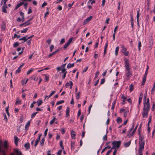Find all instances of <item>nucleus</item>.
<instances>
[{"instance_id": "obj_53", "label": "nucleus", "mask_w": 155, "mask_h": 155, "mask_svg": "<svg viewBox=\"0 0 155 155\" xmlns=\"http://www.w3.org/2000/svg\"><path fill=\"white\" fill-rule=\"evenodd\" d=\"M31 12H32V10L31 8V7H30L28 9V14H31Z\"/></svg>"}, {"instance_id": "obj_10", "label": "nucleus", "mask_w": 155, "mask_h": 155, "mask_svg": "<svg viewBox=\"0 0 155 155\" xmlns=\"http://www.w3.org/2000/svg\"><path fill=\"white\" fill-rule=\"evenodd\" d=\"M61 73H63L64 74L62 77V79L63 80H64L65 79L66 76V75L67 73V71H66V70L61 69Z\"/></svg>"}, {"instance_id": "obj_55", "label": "nucleus", "mask_w": 155, "mask_h": 155, "mask_svg": "<svg viewBox=\"0 0 155 155\" xmlns=\"http://www.w3.org/2000/svg\"><path fill=\"white\" fill-rule=\"evenodd\" d=\"M2 12L5 13H7V10L6 8L2 7Z\"/></svg>"}, {"instance_id": "obj_35", "label": "nucleus", "mask_w": 155, "mask_h": 155, "mask_svg": "<svg viewBox=\"0 0 155 155\" xmlns=\"http://www.w3.org/2000/svg\"><path fill=\"white\" fill-rule=\"evenodd\" d=\"M56 119V118L55 117H54L53 118L52 120H51L50 122V124H52L54 122V121Z\"/></svg>"}, {"instance_id": "obj_37", "label": "nucleus", "mask_w": 155, "mask_h": 155, "mask_svg": "<svg viewBox=\"0 0 155 155\" xmlns=\"http://www.w3.org/2000/svg\"><path fill=\"white\" fill-rule=\"evenodd\" d=\"M45 142V138H43L40 141V145L41 146H43Z\"/></svg>"}, {"instance_id": "obj_42", "label": "nucleus", "mask_w": 155, "mask_h": 155, "mask_svg": "<svg viewBox=\"0 0 155 155\" xmlns=\"http://www.w3.org/2000/svg\"><path fill=\"white\" fill-rule=\"evenodd\" d=\"M19 45V43L18 42H16L13 44V46L14 48H15L18 46Z\"/></svg>"}, {"instance_id": "obj_29", "label": "nucleus", "mask_w": 155, "mask_h": 155, "mask_svg": "<svg viewBox=\"0 0 155 155\" xmlns=\"http://www.w3.org/2000/svg\"><path fill=\"white\" fill-rule=\"evenodd\" d=\"M6 27V25L5 23H3V24H2L1 25V29H2V30H5Z\"/></svg>"}, {"instance_id": "obj_21", "label": "nucleus", "mask_w": 155, "mask_h": 155, "mask_svg": "<svg viewBox=\"0 0 155 155\" xmlns=\"http://www.w3.org/2000/svg\"><path fill=\"white\" fill-rule=\"evenodd\" d=\"M74 66V63H73L72 64H71L70 63L68 64L67 66V68L68 69L70 68H71L73 67Z\"/></svg>"}, {"instance_id": "obj_26", "label": "nucleus", "mask_w": 155, "mask_h": 155, "mask_svg": "<svg viewBox=\"0 0 155 155\" xmlns=\"http://www.w3.org/2000/svg\"><path fill=\"white\" fill-rule=\"evenodd\" d=\"M30 144L29 143H27L25 144V147L27 149H29L30 148Z\"/></svg>"}, {"instance_id": "obj_20", "label": "nucleus", "mask_w": 155, "mask_h": 155, "mask_svg": "<svg viewBox=\"0 0 155 155\" xmlns=\"http://www.w3.org/2000/svg\"><path fill=\"white\" fill-rule=\"evenodd\" d=\"M58 51H59V50H58V49L55 51L53 52L52 53L49 54V55H48V57L49 58L51 57L53 55L55 54L56 53L58 52Z\"/></svg>"}, {"instance_id": "obj_13", "label": "nucleus", "mask_w": 155, "mask_h": 155, "mask_svg": "<svg viewBox=\"0 0 155 155\" xmlns=\"http://www.w3.org/2000/svg\"><path fill=\"white\" fill-rule=\"evenodd\" d=\"M27 35H26L24 37H23L22 38L19 39L20 41H23L21 42L22 43H23L24 42L26 41L28 39H27Z\"/></svg>"}, {"instance_id": "obj_5", "label": "nucleus", "mask_w": 155, "mask_h": 155, "mask_svg": "<svg viewBox=\"0 0 155 155\" xmlns=\"http://www.w3.org/2000/svg\"><path fill=\"white\" fill-rule=\"evenodd\" d=\"M148 70V66H147V68L146 70V71H145V73L143 77V79L142 83L141 84L142 85H144L145 83V82L146 80L147 76V74Z\"/></svg>"}, {"instance_id": "obj_60", "label": "nucleus", "mask_w": 155, "mask_h": 155, "mask_svg": "<svg viewBox=\"0 0 155 155\" xmlns=\"http://www.w3.org/2000/svg\"><path fill=\"white\" fill-rule=\"evenodd\" d=\"M73 40V38H71L69 39L67 43H68L69 44H70L71 43L72 41Z\"/></svg>"}, {"instance_id": "obj_7", "label": "nucleus", "mask_w": 155, "mask_h": 155, "mask_svg": "<svg viewBox=\"0 0 155 155\" xmlns=\"http://www.w3.org/2000/svg\"><path fill=\"white\" fill-rule=\"evenodd\" d=\"M144 149V146H142L141 145V146H139V148L138 150V153L139 155H143L142 151Z\"/></svg>"}, {"instance_id": "obj_6", "label": "nucleus", "mask_w": 155, "mask_h": 155, "mask_svg": "<svg viewBox=\"0 0 155 155\" xmlns=\"http://www.w3.org/2000/svg\"><path fill=\"white\" fill-rule=\"evenodd\" d=\"M121 48H122V52L126 56H128L129 54V52L127 51L126 48L124 45H121Z\"/></svg>"}, {"instance_id": "obj_14", "label": "nucleus", "mask_w": 155, "mask_h": 155, "mask_svg": "<svg viewBox=\"0 0 155 155\" xmlns=\"http://www.w3.org/2000/svg\"><path fill=\"white\" fill-rule=\"evenodd\" d=\"M19 140V139L18 137L16 136L14 137V142L15 145L17 146L18 145V142Z\"/></svg>"}, {"instance_id": "obj_61", "label": "nucleus", "mask_w": 155, "mask_h": 155, "mask_svg": "<svg viewBox=\"0 0 155 155\" xmlns=\"http://www.w3.org/2000/svg\"><path fill=\"white\" fill-rule=\"evenodd\" d=\"M155 90V87H153L151 91V94H153Z\"/></svg>"}, {"instance_id": "obj_19", "label": "nucleus", "mask_w": 155, "mask_h": 155, "mask_svg": "<svg viewBox=\"0 0 155 155\" xmlns=\"http://www.w3.org/2000/svg\"><path fill=\"white\" fill-rule=\"evenodd\" d=\"M30 121H29L28 122L27 124L25 125V129L26 130H27L28 129L30 125Z\"/></svg>"}, {"instance_id": "obj_49", "label": "nucleus", "mask_w": 155, "mask_h": 155, "mask_svg": "<svg viewBox=\"0 0 155 155\" xmlns=\"http://www.w3.org/2000/svg\"><path fill=\"white\" fill-rule=\"evenodd\" d=\"M40 141L39 140L36 139L35 140V145H34V146L35 147H36L37 145H38V143H39V142Z\"/></svg>"}, {"instance_id": "obj_17", "label": "nucleus", "mask_w": 155, "mask_h": 155, "mask_svg": "<svg viewBox=\"0 0 155 155\" xmlns=\"http://www.w3.org/2000/svg\"><path fill=\"white\" fill-rule=\"evenodd\" d=\"M143 94L142 93H141V94H140V97H139V100H138V103H139V104L140 105V103H141V101H142V97H143Z\"/></svg>"}, {"instance_id": "obj_32", "label": "nucleus", "mask_w": 155, "mask_h": 155, "mask_svg": "<svg viewBox=\"0 0 155 155\" xmlns=\"http://www.w3.org/2000/svg\"><path fill=\"white\" fill-rule=\"evenodd\" d=\"M31 24V23L30 22H28V21H26L24 23V26L25 27L26 26L28 25Z\"/></svg>"}, {"instance_id": "obj_45", "label": "nucleus", "mask_w": 155, "mask_h": 155, "mask_svg": "<svg viewBox=\"0 0 155 155\" xmlns=\"http://www.w3.org/2000/svg\"><path fill=\"white\" fill-rule=\"evenodd\" d=\"M134 86L133 84H131L130 86V92L132 91L133 90Z\"/></svg>"}, {"instance_id": "obj_59", "label": "nucleus", "mask_w": 155, "mask_h": 155, "mask_svg": "<svg viewBox=\"0 0 155 155\" xmlns=\"http://www.w3.org/2000/svg\"><path fill=\"white\" fill-rule=\"evenodd\" d=\"M105 81V79L104 78H103L101 79V81L100 83L101 84H104Z\"/></svg>"}, {"instance_id": "obj_48", "label": "nucleus", "mask_w": 155, "mask_h": 155, "mask_svg": "<svg viewBox=\"0 0 155 155\" xmlns=\"http://www.w3.org/2000/svg\"><path fill=\"white\" fill-rule=\"evenodd\" d=\"M60 145L62 149H64V147H63V142H62V141H60Z\"/></svg>"}, {"instance_id": "obj_4", "label": "nucleus", "mask_w": 155, "mask_h": 155, "mask_svg": "<svg viewBox=\"0 0 155 155\" xmlns=\"http://www.w3.org/2000/svg\"><path fill=\"white\" fill-rule=\"evenodd\" d=\"M139 134L140 135L139 136V146H141V145L142 146H144L145 145V141L143 140L144 138L143 137L141 136L140 135V132H138Z\"/></svg>"}, {"instance_id": "obj_30", "label": "nucleus", "mask_w": 155, "mask_h": 155, "mask_svg": "<svg viewBox=\"0 0 155 155\" xmlns=\"http://www.w3.org/2000/svg\"><path fill=\"white\" fill-rule=\"evenodd\" d=\"M71 150L74 149V141H71Z\"/></svg>"}, {"instance_id": "obj_36", "label": "nucleus", "mask_w": 155, "mask_h": 155, "mask_svg": "<svg viewBox=\"0 0 155 155\" xmlns=\"http://www.w3.org/2000/svg\"><path fill=\"white\" fill-rule=\"evenodd\" d=\"M134 126H135V124H132V125L131 128L129 129V131H128V132H129V133H130L132 131V130L134 128Z\"/></svg>"}, {"instance_id": "obj_24", "label": "nucleus", "mask_w": 155, "mask_h": 155, "mask_svg": "<svg viewBox=\"0 0 155 155\" xmlns=\"http://www.w3.org/2000/svg\"><path fill=\"white\" fill-rule=\"evenodd\" d=\"M21 104V102L19 98L18 97L16 100V102L15 103V104Z\"/></svg>"}, {"instance_id": "obj_15", "label": "nucleus", "mask_w": 155, "mask_h": 155, "mask_svg": "<svg viewBox=\"0 0 155 155\" xmlns=\"http://www.w3.org/2000/svg\"><path fill=\"white\" fill-rule=\"evenodd\" d=\"M70 108L68 107L66 110V117H68L69 116Z\"/></svg>"}, {"instance_id": "obj_40", "label": "nucleus", "mask_w": 155, "mask_h": 155, "mask_svg": "<svg viewBox=\"0 0 155 155\" xmlns=\"http://www.w3.org/2000/svg\"><path fill=\"white\" fill-rule=\"evenodd\" d=\"M8 147L7 142L5 141L4 143V147L5 148L7 149Z\"/></svg>"}, {"instance_id": "obj_62", "label": "nucleus", "mask_w": 155, "mask_h": 155, "mask_svg": "<svg viewBox=\"0 0 155 155\" xmlns=\"http://www.w3.org/2000/svg\"><path fill=\"white\" fill-rule=\"evenodd\" d=\"M54 48V46L53 45H51L50 47V50L51 52L53 50Z\"/></svg>"}, {"instance_id": "obj_1", "label": "nucleus", "mask_w": 155, "mask_h": 155, "mask_svg": "<svg viewBox=\"0 0 155 155\" xmlns=\"http://www.w3.org/2000/svg\"><path fill=\"white\" fill-rule=\"evenodd\" d=\"M146 95H144L143 97V107L142 116L143 118H147L148 117V112L150 108V104L149 98L146 101Z\"/></svg>"}, {"instance_id": "obj_38", "label": "nucleus", "mask_w": 155, "mask_h": 155, "mask_svg": "<svg viewBox=\"0 0 155 155\" xmlns=\"http://www.w3.org/2000/svg\"><path fill=\"white\" fill-rule=\"evenodd\" d=\"M28 30V28H25L21 31V33H25Z\"/></svg>"}, {"instance_id": "obj_23", "label": "nucleus", "mask_w": 155, "mask_h": 155, "mask_svg": "<svg viewBox=\"0 0 155 155\" xmlns=\"http://www.w3.org/2000/svg\"><path fill=\"white\" fill-rule=\"evenodd\" d=\"M116 121L118 124H120L122 122V120L120 117H118L116 119Z\"/></svg>"}, {"instance_id": "obj_18", "label": "nucleus", "mask_w": 155, "mask_h": 155, "mask_svg": "<svg viewBox=\"0 0 155 155\" xmlns=\"http://www.w3.org/2000/svg\"><path fill=\"white\" fill-rule=\"evenodd\" d=\"M135 130H133V131L131 133H129L128 132V134L127 135V137H131L134 134V133H135Z\"/></svg>"}, {"instance_id": "obj_28", "label": "nucleus", "mask_w": 155, "mask_h": 155, "mask_svg": "<svg viewBox=\"0 0 155 155\" xmlns=\"http://www.w3.org/2000/svg\"><path fill=\"white\" fill-rule=\"evenodd\" d=\"M23 4H24V3H23V2H21L19 3L18 4H17L16 7H15V9H17L18 8H19L20 6H21Z\"/></svg>"}, {"instance_id": "obj_3", "label": "nucleus", "mask_w": 155, "mask_h": 155, "mask_svg": "<svg viewBox=\"0 0 155 155\" xmlns=\"http://www.w3.org/2000/svg\"><path fill=\"white\" fill-rule=\"evenodd\" d=\"M121 144V141H115L112 142L113 146L112 147V149H115L117 150L120 147Z\"/></svg>"}, {"instance_id": "obj_63", "label": "nucleus", "mask_w": 155, "mask_h": 155, "mask_svg": "<svg viewBox=\"0 0 155 155\" xmlns=\"http://www.w3.org/2000/svg\"><path fill=\"white\" fill-rule=\"evenodd\" d=\"M48 131V129H45V132H44V135L45 136V137L47 134V132Z\"/></svg>"}, {"instance_id": "obj_41", "label": "nucleus", "mask_w": 155, "mask_h": 155, "mask_svg": "<svg viewBox=\"0 0 155 155\" xmlns=\"http://www.w3.org/2000/svg\"><path fill=\"white\" fill-rule=\"evenodd\" d=\"M95 0H89L88 2V3H90L91 4H92L93 3H95Z\"/></svg>"}, {"instance_id": "obj_2", "label": "nucleus", "mask_w": 155, "mask_h": 155, "mask_svg": "<svg viewBox=\"0 0 155 155\" xmlns=\"http://www.w3.org/2000/svg\"><path fill=\"white\" fill-rule=\"evenodd\" d=\"M124 67L125 68L126 75L127 79H129L132 76V71L130 67L128 60L125 59Z\"/></svg>"}, {"instance_id": "obj_31", "label": "nucleus", "mask_w": 155, "mask_h": 155, "mask_svg": "<svg viewBox=\"0 0 155 155\" xmlns=\"http://www.w3.org/2000/svg\"><path fill=\"white\" fill-rule=\"evenodd\" d=\"M119 50V47L118 46H117L116 47L115 51V55L117 56L118 54V51Z\"/></svg>"}, {"instance_id": "obj_22", "label": "nucleus", "mask_w": 155, "mask_h": 155, "mask_svg": "<svg viewBox=\"0 0 155 155\" xmlns=\"http://www.w3.org/2000/svg\"><path fill=\"white\" fill-rule=\"evenodd\" d=\"M55 91H53L50 94V95L49 96H47L46 95L45 96V99H46L47 97H48V98H50V97H51L55 93Z\"/></svg>"}, {"instance_id": "obj_11", "label": "nucleus", "mask_w": 155, "mask_h": 155, "mask_svg": "<svg viewBox=\"0 0 155 155\" xmlns=\"http://www.w3.org/2000/svg\"><path fill=\"white\" fill-rule=\"evenodd\" d=\"M140 10L139 9L137 11V25L138 26L139 25V18L140 16L139 13Z\"/></svg>"}, {"instance_id": "obj_54", "label": "nucleus", "mask_w": 155, "mask_h": 155, "mask_svg": "<svg viewBox=\"0 0 155 155\" xmlns=\"http://www.w3.org/2000/svg\"><path fill=\"white\" fill-rule=\"evenodd\" d=\"M21 71V68H18V69L16 71L15 73H19Z\"/></svg>"}, {"instance_id": "obj_16", "label": "nucleus", "mask_w": 155, "mask_h": 155, "mask_svg": "<svg viewBox=\"0 0 155 155\" xmlns=\"http://www.w3.org/2000/svg\"><path fill=\"white\" fill-rule=\"evenodd\" d=\"M15 152L17 155H22V154L21 152L18 149H15Z\"/></svg>"}, {"instance_id": "obj_46", "label": "nucleus", "mask_w": 155, "mask_h": 155, "mask_svg": "<svg viewBox=\"0 0 155 155\" xmlns=\"http://www.w3.org/2000/svg\"><path fill=\"white\" fill-rule=\"evenodd\" d=\"M33 70V69H31L28 71L27 73V75H29L30 73H31Z\"/></svg>"}, {"instance_id": "obj_43", "label": "nucleus", "mask_w": 155, "mask_h": 155, "mask_svg": "<svg viewBox=\"0 0 155 155\" xmlns=\"http://www.w3.org/2000/svg\"><path fill=\"white\" fill-rule=\"evenodd\" d=\"M99 74V72L98 71H97L96 72L95 74V77L94 78V79L96 80L97 79V78L98 77Z\"/></svg>"}, {"instance_id": "obj_56", "label": "nucleus", "mask_w": 155, "mask_h": 155, "mask_svg": "<svg viewBox=\"0 0 155 155\" xmlns=\"http://www.w3.org/2000/svg\"><path fill=\"white\" fill-rule=\"evenodd\" d=\"M47 5V3L46 2H44L41 5V7L43 8L44 6H46Z\"/></svg>"}, {"instance_id": "obj_57", "label": "nucleus", "mask_w": 155, "mask_h": 155, "mask_svg": "<svg viewBox=\"0 0 155 155\" xmlns=\"http://www.w3.org/2000/svg\"><path fill=\"white\" fill-rule=\"evenodd\" d=\"M6 2H4L3 6L2 7H3L4 8H8L7 5L6 4Z\"/></svg>"}, {"instance_id": "obj_8", "label": "nucleus", "mask_w": 155, "mask_h": 155, "mask_svg": "<svg viewBox=\"0 0 155 155\" xmlns=\"http://www.w3.org/2000/svg\"><path fill=\"white\" fill-rule=\"evenodd\" d=\"M92 16H90L89 17L87 18L83 22V24L84 25H86L87 23L88 22L90 21L92 19Z\"/></svg>"}, {"instance_id": "obj_25", "label": "nucleus", "mask_w": 155, "mask_h": 155, "mask_svg": "<svg viewBox=\"0 0 155 155\" xmlns=\"http://www.w3.org/2000/svg\"><path fill=\"white\" fill-rule=\"evenodd\" d=\"M36 102L38 107L40 106L43 103V101L41 100H39Z\"/></svg>"}, {"instance_id": "obj_51", "label": "nucleus", "mask_w": 155, "mask_h": 155, "mask_svg": "<svg viewBox=\"0 0 155 155\" xmlns=\"http://www.w3.org/2000/svg\"><path fill=\"white\" fill-rule=\"evenodd\" d=\"M65 42V39L64 38H62L60 41V44L61 45L63 43Z\"/></svg>"}, {"instance_id": "obj_52", "label": "nucleus", "mask_w": 155, "mask_h": 155, "mask_svg": "<svg viewBox=\"0 0 155 155\" xmlns=\"http://www.w3.org/2000/svg\"><path fill=\"white\" fill-rule=\"evenodd\" d=\"M37 113V112H36L31 114V118H33L36 115Z\"/></svg>"}, {"instance_id": "obj_39", "label": "nucleus", "mask_w": 155, "mask_h": 155, "mask_svg": "<svg viewBox=\"0 0 155 155\" xmlns=\"http://www.w3.org/2000/svg\"><path fill=\"white\" fill-rule=\"evenodd\" d=\"M80 92H78V93H77L76 94V98L77 99H79L80 98Z\"/></svg>"}, {"instance_id": "obj_9", "label": "nucleus", "mask_w": 155, "mask_h": 155, "mask_svg": "<svg viewBox=\"0 0 155 155\" xmlns=\"http://www.w3.org/2000/svg\"><path fill=\"white\" fill-rule=\"evenodd\" d=\"M66 65V64H62L61 67H58L56 68V69L58 72H59L61 71V69H64L66 70L65 68V66Z\"/></svg>"}, {"instance_id": "obj_44", "label": "nucleus", "mask_w": 155, "mask_h": 155, "mask_svg": "<svg viewBox=\"0 0 155 155\" xmlns=\"http://www.w3.org/2000/svg\"><path fill=\"white\" fill-rule=\"evenodd\" d=\"M70 45L69 44H68V43H66L65 45H64V49H66L69 46V45Z\"/></svg>"}, {"instance_id": "obj_64", "label": "nucleus", "mask_w": 155, "mask_h": 155, "mask_svg": "<svg viewBox=\"0 0 155 155\" xmlns=\"http://www.w3.org/2000/svg\"><path fill=\"white\" fill-rule=\"evenodd\" d=\"M62 152V150H59L57 153V155H61Z\"/></svg>"}, {"instance_id": "obj_47", "label": "nucleus", "mask_w": 155, "mask_h": 155, "mask_svg": "<svg viewBox=\"0 0 155 155\" xmlns=\"http://www.w3.org/2000/svg\"><path fill=\"white\" fill-rule=\"evenodd\" d=\"M49 14V11H46V12L45 13V15H44V18H46L47 17Z\"/></svg>"}, {"instance_id": "obj_58", "label": "nucleus", "mask_w": 155, "mask_h": 155, "mask_svg": "<svg viewBox=\"0 0 155 155\" xmlns=\"http://www.w3.org/2000/svg\"><path fill=\"white\" fill-rule=\"evenodd\" d=\"M112 148L111 149L108 150L107 153L106 154V155H109V154L111 152H112Z\"/></svg>"}, {"instance_id": "obj_12", "label": "nucleus", "mask_w": 155, "mask_h": 155, "mask_svg": "<svg viewBox=\"0 0 155 155\" xmlns=\"http://www.w3.org/2000/svg\"><path fill=\"white\" fill-rule=\"evenodd\" d=\"M71 138L73 139H76V134L75 132L73 130H71Z\"/></svg>"}, {"instance_id": "obj_50", "label": "nucleus", "mask_w": 155, "mask_h": 155, "mask_svg": "<svg viewBox=\"0 0 155 155\" xmlns=\"http://www.w3.org/2000/svg\"><path fill=\"white\" fill-rule=\"evenodd\" d=\"M103 140H107V134L105 135L103 138Z\"/></svg>"}, {"instance_id": "obj_33", "label": "nucleus", "mask_w": 155, "mask_h": 155, "mask_svg": "<svg viewBox=\"0 0 155 155\" xmlns=\"http://www.w3.org/2000/svg\"><path fill=\"white\" fill-rule=\"evenodd\" d=\"M64 101L62 100H61V101H58L56 103V105H59V104H61L63 103H64Z\"/></svg>"}, {"instance_id": "obj_34", "label": "nucleus", "mask_w": 155, "mask_h": 155, "mask_svg": "<svg viewBox=\"0 0 155 155\" xmlns=\"http://www.w3.org/2000/svg\"><path fill=\"white\" fill-rule=\"evenodd\" d=\"M138 49L139 51H140V47H141V42L140 41H139L138 43Z\"/></svg>"}, {"instance_id": "obj_27", "label": "nucleus", "mask_w": 155, "mask_h": 155, "mask_svg": "<svg viewBox=\"0 0 155 155\" xmlns=\"http://www.w3.org/2000/svg\"><path fill=\"white\" fill-rule=\"evenodd\" d=\"M131 142V141L130 140V141H129L128 142L124 144V146H125V147H128L130 145V144Z\"/></svg>"}]
</instances>
